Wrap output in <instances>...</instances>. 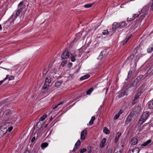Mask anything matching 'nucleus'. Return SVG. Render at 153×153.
<instances>
[{
    "mask_svg": "<svg viewBox=\"0 0 153 153\" xmlns=\"http://www.w3.org/2000/svg\"><path fill=\"white\" fill-rule=\"evenodd\" d=\"M47 72V71H46V69H45L43 71V75L46 74Z\"/></svg>",
    "mask_w": 153,
    "mask_h": 153,
    "instance_id": "obj_56",
    "label": "nucleus"
},
{
    "mask_svg": "<svg viewBox=\"0 0 153 153\" xmlns=\"http://www.w3.org/2000/svg\"><path fill=\"white\" fill-rule=\"evenodd\" d=\"M51 79L50 77L46 78L45 79V85H49L50 83L51 82Z\"/></svg>",
    "mask_w": 153,
    "mask_h": 153,
    "instance_id": "obj_19",
    "label": "nucleus"
},
{
    "mask_svg": "<svg viewBox=\"0 0 153 153\" xmlns=\"http://www.w3.org/2000/svg\"><path fill=\"white\" fill-rule=\"evenodd\" d=\"M149 8V6L148 5H146L144 6L141 10V12L142 14L145 15H147L149 14L148 10Z\"/></svg>",
    "mask_w": 153,
    "mask_h": 153,
    "instance_id": "obj_6",
    "label": "nucleus"
},
{
    "mask_svg": "<svg viewBox=\"0 0 153 153\" xmlns=\"http://www.w3.org/2000/svg\"><path fill=\"white\" fill-rule=\"evenodd\" d=\"M108 31L107 30H103L102 32V34L104 35H105L106 34H108Z\"/></svg>",
    "mask_w": 153,
    "mask_h": 153,
    "instance_id": "obj_44",
    "label": "nucleus"
},
{
    "mask_svg": "<svg viewBox=\"0 0 153 153\" xmlns=\"http://www.w3.org/2000/svg\"><path fill=\"white\" fill-rule=\"evenodd\" d=\"M126 91H124L123 92L121 93L118 96L119 98H120L121 97H122L124 96L126 94Z\"/></svg>",
    "mask_w": 153,
    "mask_h": 153,
    "instance_id": "obj_39",
    "label": "nucleus"
},
{
    "mask_svg": "<svg viewBox=\"0 0 153 153\" xmlns=\"http://www.w3.org/2000/svg\"><path fill=\"white\" fill-rule=\"evenodd\" d=\"M106 53V51H103L100 53L98 58L100 59H101L102 58L103 56L105 55Z\"/></svg>",
    "mask_w": 153,
    "mask_h": 153,
    "instance_id": "obj_17",
    "label": "nucleus"
},
{
    "mask_svg": "<svg viewBox=\"0 0 153 153\" xmlns=\"http://www.w3.org/2000/svg\"><path fill=\"white\" fill-rule=\"evenodd\" d=\"M18 7L19 9L16 13V14L17 16H18L19 15L23 9L25 8L26 6L24 1H22L18 4Z\"/></svg>",
    "mask_w": 153,
    "mask_h": 153,
    "instance_id": "obj_3",
    "label": "nucleus"
},
{
    "mask_svg": "<svg viewBox=\"0 0 153 153\" xmlns=\"http://www.w3.org/2000/svg\"><path fill=\"white\" fill-rule=\"evenodd\" d=\"M127 24L126 22H123L120 23L114 22L112 26V29H116L117 28H122L125 27Z\"/></svg>",
    "mask_w": 153,
    "mask_h": 153,
    "instance_id": "obj_2",
    "label": "nucleus"
},
{
    "mask_svg": "<svg viewBox=\"0 0 153 153\" xmlns=\"http://www.w3.org/2000/svg\"><path fill=\"white\" fill-rule=\"evenodd\" d=\"M72 64L71 63H70L69 64L68 66L69 67H71L72 66Z\"/></svg>",
    "mask_w": 153,
    "mask_h": 153,
    "instance_id": "obj_58",
    "label": "nucleus"
},
{
    "mask_svg": "<svg viewBox=\"0 0 153 153\" xmlns=\"http://www.w3.org/2000/svg\"><path fill=\"white\" fill-rule=\"evenodd\" d=\"M13 117H14L13 116L12 114L9 115H8V116L6 117L4 120L7 121L11 120L13 119Z\"/></svg>",
    "mask_w": 153,
    "mask_h": 153,
    "instance_id": "obj_18",
    "label": "nucleus"
},
{
    "mask_svg": "<svg viewBox=\"0 0 153 153\" xmlns=\"http://www.w3.org/2000/svg\"><path fill=\"white\" fill-rule=\"evenodd\" d=\"M145 15L142 14V15L140 16L139 21L140 22H141L145 17Z\"/></svg>",
    "mask_w": 153,
    "mask_h": 153,
    "instance_id": "obj_37",
    "label": "nucleus"
},
{
    "mask_svg": "<svg viewBox=\"0 0 153 153\" xmlns=\"http://www.w3.org/2000/svg\"><path fill=\"white\" fill-rule=\"evenodd\" d=\"M86 151V149L85 148H83L81 149L80 151V153H83Z\"/></svg>",
    "mask_w": 153,
    "mask_h": 153,
    "instance_id": "obj_45",
    "label": "nucleus"
},
{
    "mask_svg": "<svg viewBox=\"0 0 153 153\" xmlns=\"http://www.w3.org/2000/svg\"><path fill=\"white\" fill-rule=\"evenodd\" d=\"M82 51V49H80L79 50V51L80 52H81Z\"/></svg>",
    "mask_w": 153,
    "mask_h": 153,
    "instance_id": "obj_64",
    "label": "nucleus"
},
{
    "mask_svg": "<svg viewBox=\"0 0 153 153\" xmlns=\"http://www.w3.org/2000/svg\"><path fill=\"white\" fill-rule=\"evenodd\" d=\"M123 112V110H120L118 113V114H119L120 115L121 114H122Z\"/></svg>",
    "mask_w": 153,
    "mask_h": 153,
    "instance_id": "obj_55",
    "label": "nucleus"
},
{
    "mask_svg": "<svg viewBox=\"0 0 153 153\" xmlns=\"http://www.w3.org/2000/svg\"><path fill=\"white\" fill-rule=\"evenodd\" d=\"M36 126L38 129H40L42 127V124L39 121L37 124Z\"/></svg>",
    "mask_w": 153,
    "mask_h": 153,
    "instance_id": "obj_28",
    "label": "nucleus"
},
{
    "mask_svg": "<svg viewBox=\"0 0 153 153\" xmlns=\"http://www.w3.org/2000/svg\"><path fill=\"white\" fill-rule=\"evenodd\" d=\"M133 115H132L130 114H129L126 118V120L125 122L126 124H128V123L130 122L133 117Z\"/></svg>",
    "mask_w": 153,
    "mask_h": 153,
    "instance_id": "obj_9",
    "label": "nucleus"
},
{
    "mask_svg": "<svg viewBox=\"0 0 153 153\" xmlns=\"http://www.w3.org/2000/svg\"><path fill=\"white\" fill-rule=\"evenodd\" d=\"M106 141V140L105 138H103L100 145V147L101 148H103L105 144Z\"/></svg>",
    "mask_w": 153,
    "mask_h": 153,
    "instance_id": "obj_10",
    "label": "nucleus"
},
{
    "mask_svg": "<svg viewBox=\"0 0 153 153\" xmlns=\"http://www.w3.org/2000/svg\"><path fill=\"white\" fill-rule=\"evenodd\" d=\"M62 82L61 81H57L55 85V87H58L62 84Z\"/></svg>",
    "mask_w": 153,
    "mask_h": 153,
    "instance_id": "obj_29",
    "label": "nucleus"
},
{
    "mask_svg": "<svg viewBox=\"0 0 153 153\" xmlns=\"http://www.w3.org/2000/svg\"><path fill=\"white\" fill-rule=\"evenodd\" d=\"M47 115L45 114L43 116H42L40 118V120H41L42 121H43L45 118L47 117Z\"/></svg>",
    "mask_w": 153,
    "mask_h": 153,
    "instance_id": "obj_42",
    "label": "nucleus"
},
{
    "mask_svg": "<svg viewBox=\"0 0 153 153\" xmlns=\"http://www.w3.org/2000/svg\"><path fill=\"white\" fill-rule=\"evenodd\" d=\"M121 135V133L118 132L117 134V135L115 137L114 139V142L115 143H117L118 141L119 138L120 137Z\"/></svg>",
    "mask_w": 153,
    "mask_h": 153,
    "instance_id": "obj_11",
    "label": "nucleus"
},
{
    "mask_svg": "<svg viewBox=\"0 0 153 153\" xmlns=\"http://www.w3.org/2000/svg\"><path fill=\"white\" fill-rule=\"evenodd\" d=\"M13 128V127L12 126H11L10 127H9L8 128V129H7V130H8L9 132H10L11 131L12 129Z\"/></svg>",
    "mask_w": 153,
    "mask_h": 153,
    "instance_id": "obj_50",
    "label": "nucleus"
},
{
    "mask_svg": "<svg viewBox=\"0 0 153 153\" xmlns=\"http://www.w3.org/2000/svg\"><path fill=\"white\" fill-rule=\"evenodd\" d=\"M67 63V61L66 60H64L61 63V65L63 66H64Z\"/></svg>",
    "mask_w": 153,
    "mask_h": 153,
    "instance_id": "obj_47",
    "label": "nucleus"
},
{
    "mask_svg": "<svg viewBox=\"0 0 153 153\" xmlns=\"http://www.w3.org/2000/svg\"><path fill=\"white\" fill-rule=\"evenodd\" d=\"M149 114L148 111L144 112L139 120V124H142L149 118Z\"/></svg>",
    "mask_w": 153,
    "mask_h": 153,
    "instance_id": "obj_1",
    "label": "nucleus"
},
{
    "mask_svg": "<svg viewBox=\"0 0 153 153\" xmlns=\"http://www.w3.org/2000/svg\"><path fill=\"white\" fill-rule=\"evenodd\" d=\"M132 73V71L131 70H130L129 71L128 75V76L126 79L127 80H128L131 77Z\"/></svg>",
    "mask_w": 153,
    "mask_h": 153,
    "instance_id": "obj_30",
    "label": "nucleus"
},
{
    "mask_svg": "<svg viewBox=\"0 0 153 153\" xmlns=\"http://www.w3.org/2000/svg\"><path fill=\"white\" fill-rule=\"evenodd\" d=\"M152 140H149L142 144L141 145L142 146H149L150 145L149 144L151 142Z\"/></svg>",
    "mask_w": 153,
    "mask_h": 153,
    "instance_id": "obj_14",
    "label": "nucleus"
},
{
    "mask_svg": "<svg viewBox=\"0 0 153 153\" xmlns=\"http://www.w3.org/2000/svg\"><path fill=\"white\" fill-rule=\"evenodd\" d=\"M128 40H127L126 39L124 41L123 43V45H126V43L127 42Z\"/></svg>",
    "mask_w": 153,
    "mask_h": 153,
    "instance_id": "obj_54",
    "label": "nucleus"
},
{
    "mask_svg": "<svg viewBox=\"0 0 153 153\" xmlns=\"http://www.w3.org/2000/svg\"><path fill=\"white\" fill-rule=\"evenodd\" d=\"M112 150L111 148H109L107 152V153H111Z\"/></svg>",
    "mask_w": 153,
    "mask_h": 153,
    "instance_id": "obj_48",
    "label": "nucleus"
},
{
    "mask_svg": "<svg viewBox=\"0 0 153 153\" xmlns=\"http://www.w3.org/2000/svg\"><path fill=\"white\" fill-rule=\"evenodd\" d=\"M14 79V76H10L9 75H7L6 77H5L4 79L3 80L4 81L5 80L7 79H8L9 81L13 80Z\"/></svg>",
    "mask_w": 153,
    "mask_h": 153,
    "instance_id": "obj_22",
    "label": "nucleus"
},
{
    "mask_svg": "<svg viewBox=\"0 0 153 153\" xmlns=\"http://www.w3.org/2000/svg\"><path fill=\"white\" fill-rule=\"evenodd\" d=\"M93 90V88H91L90 89L88 90L86 92V94L87 95H90L91 93Z\"/></svg>",
    "mask_w": 153,
    "mask_h": 153,
    "instance_id": "obj_34",
    "label": "nucleus"
},
{
    "mask_svg": "<svg viewBox=\"0 0 153 153\" xmlns=\"http://www.w3.org/2000/svg\"><path fill=\"white\" fill-rule=\"evenodd\" d=\"M4 81V80H1L0 81V85H1V84L3 83V82Z\"/></svg>",
    "mask_w": 153,
    "mask_h": 153,
    "instance_id": "obj_60",
    "label": "nucleus"
},
{
    "mask_svg": "<svg viewBox=\"0 0 153 153\" xmlns=\"http://www.w3.org/2000/svg\"><path fill=\"white\" fill-rule=\"evenodd\" d=\"M77 149V148H75V146H74V149H73V150H72V151L73 152H74L75 151V149Z\"/></svg>",
    "mask_w": 153,
    "mask_h": 153,
    "instance_id": "obj_59",
    "label": "nucleus"
},
{
    "mask_svg": "<svg viewBox=\"0 0 153 153\" xmlns=\"http://www.w3.org/2000/svg\"><path fill=\"white\" fill-rule=\"evenodd\" d=\"M90 76L89 75L87 74L86 75L81 77L80 78V80L81 81L88 78Z\"/></svg>",
    "mask_w": 153,
    "mask_h": 153,
    "instance_id": "obj_24",
    "label": "nucleus"
},
{
    "mask_svg": "<svg viewBox=\"0 0 153 153\" xmlns=\"http://www.w3.org/2000/svg\"><path fill=\"white\" fill-rule=\"evenodd\" d=\"M2 29V28L1 27V25H0V31Z\"/></svg>",
    "mask_w": 153,
    "mask_h": 153,
    "instance_id": "obj_63",
    "label": "nucleus"
},
{
    "mask_svg": "<svg viewBox=\"0 0 153 153\" xmlns=\"http://www.w3.org/2000/svg\"><path fill=\"white\" fill-rule=\"evenodd\" d=\"M95 119V116H93L91 118V120H90L89 123L90 124L92 125L93 123V122L94 120Z\"/></svg>",
    "mask_w": 153,
    "mask_h": 153,
    "instance_id": "obj_31",
    "label": "nucleus"
},
{
    "mask_svg": "<svg viewBox=\"0 0 153 153\" xmlns=\"http://www.w3.org/2000/svg\"><path fill=\"white\" fill-rule=\"evenodd\" d=\"M149 126V125L148 123H146L143 125L141 128L142 129H143L145 131H146L148 129Z\"/></svg>",
    "mask_w": 153,
    "mask_h": 153,
    "instance_id": "obj_16",
    "label": "nucleus"
},
{
    "mask_svg": "<svg viewBox=\"0 0 153 153\" xmlns=\"http://www.w3.org/2000/svg\"><path fill=\"white\" fill-rule=\"evenodd\" d=\"M103 131L106 134H109L110 133V131L108 129V128L105 127L104 128Z\"/></svg>",
    "mask_w": 153,
    "mask_h": 153,
    "instance_id": "obj_32",
    "label": "nucleus"
},
{
    "mask_svg": "<svg viewBox=\"0 0 153 153\" xmlns=\"http://www.w3.org/2000/svg\"><path fill=\"white\" fill-rule=\"evenodd\" d=\"M153 73V64L151 66V67L147 71L146 73V75L145 77L147 76L148 75L150 74L151 73Z\"/></svg>",
    "mask_w": 153,
    "mask_h": 153,
    "instance_id": "obj_12",
    "label": "nucleus"
},
{
    "mask_svg": "<svg viewBox=\"0 0 153 153\" xmlns=\"http://www.w3.org/2000/svg\"><path fill=\"white\" fill-rule=\"evenodd\" d=\"M11 16H13V20H14L17 18V16H17L16 14L15 15H13Z\"/></svg>",
    "mask_w": 153,
    "mask_h": 153,
    "instance_id": "obj_51",
    "label": "nucleus"
},
{
    "mask_svg": "<svg viewBox=\"0 0 153 153\" xmlns=\"http://www.w3.org/2000/svg\"><path fill=\"white\" fill-rule=\"evenodd\" d=\"M143 75H141L138 76L136 79L139 82L143 78Z\"/></svg>",
    "mask_w": 153,
    "mask_h": 153,
    "instance_id": "obj_43",
    "label": "nucleus"
},
{
    "mask_svg": "<svg viewBox=\"0 0 153 153\" xmlns=\"http://www.w3.org/2000/svg\"><path fill=\"white\" fill-rule=\"evenodd\" d=\"M139 81L136 79L131 84V87H135L137 86V84L139 82Z\"/></svg>",
    "mask_w": 153,
    "mask_h": 153,
    "instance_id": "obj_13",
    "label": "nucleus"
},
{
    "mask_svg": "<svg viewBox=\"0 0 153 153\" xmlns=\"http://www.w3.org/2000/svg\"><path fill=\"white\" fill-rule=\"evenodd\" d=\"M63 102H61L59 103H58L57 105H55V106L53 107V109H54L56 108L59 105L62 104L63 103Z\"/></svg>",
    "mask_w": 153,
    "mask_h": 153,
    "instance_id": "obj_38",
    "label": "nucleus"
},
{
    "mask_svg": "<svg viewBox=\"0 0 153 153\" xmlns=\"http://www.w3.org/2000/svg\"><path fill=\"white\" fill-rule=\"evenodd\" d=\"M94 4V3L91 4H89L84 5V7L86 8H88L91 7L92 5Z\"/></svg>",
    "mask_w": 153,
    "mask_h": 153,
    "instance_id": "obj_36",
    "label": "nucleus"
},
{
    "mask_svg": "<svg viewBox=\"0 0 153 153\" xmlns=\"http://www.w3.org/2000/svg\"><path fill=\"white\" fill-rule=\"evenodd\" d=\"M114 153H122V151L118 149H115L114 150Z\"/></svg>",
    "mask_w": 153,
    "mask_h": 153,
    "instance_id": "obj_40",
    "label": "nucleus"
},
{
    "mask_svg": "<svg viewBox=\"0 0 153 153\" xmlns=\"http://www.w3.org/2000/svg\"><path fill=\"white\" fill-rule=\"evenodd\" d=\"M80 141L79 140H78L75 145V148H77V147L80 145Z\"/></svg>",
    "mask_w": 153,
    "mask_h": 153,
    "instance_id": "obj_35",
    "label": "nucleus"
},
{
    "mask_svg": "<svg viewBox=\"0 0 153 153\" xmlns=\"http://www.w3.org/2000/svg\"><path fill=\"white\" fill-rule=\"evenodd\" d=\"M139 97V95L138 94H136L135 96L134 99L132 102V104L133 105H134L136 103L137 101V100Z\"/></svg>",
    "mask_w": 153,
    "mask_h": 153,
    "instance_id": "obj_20",
    "label": "nucleus"
},
{
    "mask_svg": "<svg viewBox=\"0 0 153 153\" xmlns=\"http://www.w3.org/2000/svg\"><path fill=\"white\" fill-rule=\"evenodd\" d=\"M120 115L118 114H116L115 116L114 117V119L115 120H116L119 117Z\"/></svg>",
    "mask_w": 153,
    "mask_h": 153,
    "instance_id": "obj_46",
    "label": "nucleus"
},
{
    "mask_svg": "<svg viewBox=\"0 0 153 153\" xmlns=\"http://www.w3.org/2000/svg\"><path fill=\"white\" fill-rule=\"evenodd\" d=\"M35 139H36L35 136L33 137L31 140V143H33L34 142V141L35 140Z\"/></svg>",
    "mask_w": 153,
    "mask_h": 153,
    "instance_id": "obj_52",
    "label": "nucleus"
},
{
    "mask_svg": "<svg viewBox=\"0 0 153 153\" xmlns=\"http://www.w3.org/2000/svg\"><path fill=\"white\" fill-rule=\"evenodd\" d=\"M153 51V44L151 45L147 49V52L149 53H150Z\"/></svg>",
    "mask_w": 153,
    "mask_h": 153,
    "instance_id": "obj_25",
    "label": "nucleus"
},
{
    "mask_svg": "<svg viewBox=\"0 0 153 153\" xmlns=\"http://www.w3.org/2000/svg\"><path fill=\"white\" fill-rule=\"evenodd\" d=\"M49 86V85H45V83L44 86H43L42 88L43 89H45L47 88Z\"/></svg>",
    "mask_w": 153,
    "mask_h": 153,
    "instance_id": "obj_49",
    "label": "nucleus"
},
{
    "mask_svg": "<svg viewBox=\"0 0 153 153\" xmlns=\"http://www.w3.org/2000/svg\"><path fill=\"white\" fill-rule=\"evenodd\" d=\"M148 107L150 109L153 108V100L149 102Z\"/></svg>",
    "mask_w": 153,
    "mask_h": 153,
    "instance_id": "obj_26",
    "label": "nucleus"
},
{
    "mask_svg": "<svg viewBox=\"0 0 153 153\" xmlns=\"http://www.w3.org/2000/svg\"><path fill=\"white\" fill-rule=\"evenodd\" d=\"M136 108L134 109L130 114L132 115H133V116L135 114H137L138 113V111H136Z\"/></svg>",
    "mask_w": 153,
    "mask_h": 153,
    "instance_id": "obj_27",
    "label": "nucleus"
},
{
    "mask_svg": "<svg viewBox=\"0 0 153 153\" xmlns=\"http://www.w3.org/2000/svg\"><path fill=\"white\" fill-rule=\"evenodd\" d=\"M140 14V11H139L138 12V13L137 14H134L133 15L132 18H129V17H128L127 19V20L128 21H131L132 20H134L135 19L138 17L139 16V15Z\"/></svg>",
    "mask_w": 153,
    "mask_h": 153,
    "instance_id": "obj_8",
    "label": "nucleus"
},
{
    "mask_svg": "<svg viewBox=\"0 0 153 153\" xmlns=\"http://www.w3.org/2000/svg\"><path fill=\"white\" fill-rule=\"evenodd\" d=\"M12 114V112L11 111L9 110H6L5 112V115L4 116V118L8 116V115H9Z\"/></svg>",
    "mask_w": 153,
    "mask_h": 153,
    "instance_id": "obj_23",
    "label": "nucleus"
},
{
    "mask_svg": "<svg viewBox=\"0 0 153 153\" xmlns=\"http://www.w3.org/2000/svg\"><path fill=\"white\" fill-rule=\"evenodd\" d=\"M139 148L138 147H135L131 149V150L130 151V153H139Z\"/></svg>",
    "mask_w": 153,
    "mask_h": 153,
    "instance_id": "obj_15",
    "label": "nucleus"
},
{
    "mask_svg": "<svg viewBox=\"0 0 153 153\" xmlns=\"http://www.w3.org/2000/svg\"><path fill=\"white\" fill-rule=\"evenodd\" d=\"M24 153H30V152L29 151L26 150L25 152Z\"/></svg>",
    "mask_w": 153,
    "mask_h": 153,
    "instance_id": "obj_61",
    "label": "nucleus"
},
{
    "mask_svg": "<svg viewBox=\"0 0 153 153\" xmlns=\"http://www.w3.org/2000/svg\"><path fill=\"white\" fill-rule=\"evenodd\" d=\"M138 142V140L137 138L134 137L131 140V144L132 145H135Z\"/></svg>",
    "mask_w": 153,
    "mask_h": 153,
    "instance_id": "obj_21",
    "label": "nucleus"
},
{
    "mask_svg": "<svg viewBox=\"0 0 153 153\" xmlns=\"http://www.w3.org/2000/svg\"><path fill=\"white\" fill-rule=\"evenodd\" d=\"M130 37H131V36H129L127 39H126L128 41V40L130 39Z\"/></svg>",
    "mask_w": 153,
    "mask_h": 153,
    "instance_id": "obj_62",
    "label": "nucleus"
},
{
    "mask_svg": "<svg viewBox=\"0 0 153 153\" xmlns=\"http://www.w3.org/2000/svg\"><path fill=\"white\" fill-rule=\"evenodd\" d=\"M13 16H11L8 19V20L7 21V22L8 21H10L12 20H13Z\"/></svg>",
    "mask_w": 153,
    "mask_h": 153,
    "instance_id": "obj_53",
    "label": "nucleus"
},
{
    "mask_svg": "<svg viewBox=\"0 0 153 153\" xmlns=\"http://www.w3.org/2000/svg\"><path fill=\"white\" fill-rule=\"evenodd\" d=\"M7 130L6 128V125L4 124L0 127V135H2L5 134Z\"/></svg>",
    "mask_w": 153,
    "mask_h": 153,
    "instance_id": "obj_4",
    "label": "nucleus"
},
{
    "mask_svg": "<svg viewBox=\"0 0 153 153\" xmlns=\"http://www.w3.org/2000/svg\"><path fill=\"white\" fill-rule=\"evenodd\" d=\"M48 145V143H44L41 144V146L42 149L45 148Z\"/></svg>",
    "mask_w": 153,
    "mask_h": 153,
    "instance_id": "obj_33",
    "label": "nucleus"
},
{
    "mask_svg": "<svg viewBox=\"0 0 153 153\" xmlns=\"http://www.w3.org/2000/svg\"><path fill=\"white\" fill-rule=\"evenodd\" d=\"M70 56V54L68 51L66 50L62 53L61 58L62 59H65L69 57Z\"/></svg>",
    "mask_w": 153,
    "mask_h": 153,
    "instance_id": "obj_5",
    "label": "nucleus"
},
{
    "mask_svg": "<svg viewBox=\"0 0 153 153\" xmlns=\"http://www.w3.org/2000/svg\"><path fill=\"white\" fill-rule=\"evenodd\" d=\"M87 134V131L86 130H84L81 133V139L82 140H84Z\"/></svg>",
    "mask_w": 153,
    "mask_h": 153,
    "instance_id": "obj_7",
    "label": "nucleus"
},
{
    "mask_svg": "<svg viewBox=\"0 0 153 153\" xmlns=\"http://www.w3.org/2000/svg\"><path fill=\"white\" fill-rule=\"evenodd\" d=\"M151 10H153V0H152V2L151 4Z\"/></svg>",
    "mask_w": 153,
    "mask_h": 153,
    "instance_id": "obj_57",
    "label": "nucleus"
},
{
    "mask_svg": "<svg viewBox=\"0 0 153 153\" xmlns=\"http://www.w3.org/2000/svg\"><path fill=\"white\" fill-rule=\"evenodd\" d=\"M70 56L72 62H74L75 61L76 59H75L74 56H73L71 53L70 54Z\"/></svg>",
    "mask_w": 153,
    "mask_h": 153,
    "instance_id": "obj_41",
    "label": "nucleus"
}]
</instances>
